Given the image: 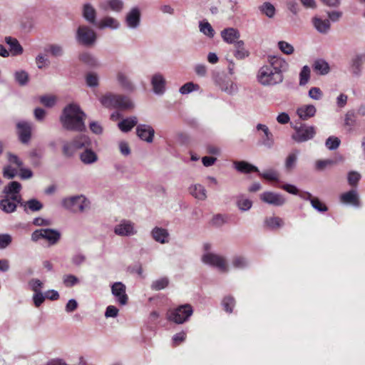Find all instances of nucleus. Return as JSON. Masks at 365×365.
Wrapping results in <instances>:
<instances>
[{
    "label": "nucleus",
    "mask_w": 365,
    "mask_h": 365,
    "mask_svg": "<svg viewBox=\"0 0 365 365\" xmlns=\"http://www.w3.org/2000/svg\"><path fill=\"white\" fill-rule=\"evenodd\" d=\"M61 238V233L59 231L54 229H38L36 230L31 233V240L36 242L41 239L46 240L49 245H56Z\"/></svg>",
    "instance_id": "nucleus-6"
},
{
    "label": "nucleus",
    "mask_w": 365,
    "mask_h": 365,
    "mask_svg": "<svg viewBox=\"0 0 365 365\" xmlns=\"http://www.w3.org/2000/svg\"><path fill=\"white\" fill-rule=\"evenodd\" d=\"M310 78V68L308 66H304L299 73V85H306Z\"/></svg>",
    "instance_id": "nucleus-51"
},
{
    "label": "nucleus",
    "mask_w": 365,
    "mask_h": 365,
    "mask_svg": "<svg viewBox=\"0 0 365 365\" xmlns=\"http://www.w3.org/2000/svg\"><path fill=\"white\" fill-rule=\"evenodd\" d=\"M46 51L54 57H60L63 54V46L56 43L48 45L46 48Z\"/></svg>",
    "instance_id": "nucleus-46"
},
{
    "label": "nucleus",
    "mask_w": 365,
    "mask_h": 365,
    "mask_svg": "<svg viewBox=\"0 0 365 365\" xmlns=\"http://www.w3.org/2000/svg\"><path fill=\"white\" fill-rule=\"evenodd\" d=\"M200 31L210 38H212L215 35V31L211 24L207 21L199 22Z\"/></svg>",
    "instance_id": "nucleus-38"
},
{
    "label": "nucleus",
    "mask_w": 365,
    "mask_h": 365,
    "mask_svg": "<svg viewBox=\"0 0 365 365\" xmlns=\"http://www.w3.org/2000/svg\"><path fill=\"white\" fill-rule=\"evenodd\" d=\"M169 232L163 227H155L151 231V236L153 240L160 244H165L169 242Z\"/></svg>",
    "instance_id": "nucleus-23"
},
{
    "label": "nucleus",
    "mask_w": 365,
    "mask_h": 365,
    "mask_svg": "<svg viewBox=\"0 0 365 365\" xmlns=\"http://www.w3.org/2000/svg\"><path fill=\"white\" fill-rule=\"evenodd\" d=\"M222 304L225 310L230 313L235 306V299L232 297H226L223 299Z\"/></svg>",
    "instance_id": "nucleus-63"
},
{
    "label": "nucleus",
    "mask_w": 365,
    "mask_h": 365,
    "mask_svg": "<svg viewBox=\"0 0 365 365\" xmlns=\"http://www.w3.org/2000/svg\"><path fill=\"white\" fill-rule=\"evenodd\" d=\"M138 123V119L135 116H132L118 123V128L123 132L130 131Z\"/></svg>",
    "instance_id": "nucleus-33"
},
{
    "label": "nucleus",
    "mask_w": 365,
    "mask_h": 365,
    "mask_svg": "<svg viewBox=\"0 0 365 365\" xmlns=\"http://www.w3.org/2000/svg\"><path fill=\"white\" fill-rule=\"evenodd\" d=\"M312 68L316 73L322 76H325L330 71L329 63L322 58L315 60L313 63Z\"/></svg>",
    "instance_id": "nucleus-27"
},
{
    "label": "nucleus",
    "mask_w": 365,
    "mask_h": 365,
    "mask_svg": "<svg viewBox=\"0 0 365 365\" xmlns=\"http://www.w3.org/2000/svg\"><path fill=\"white\" fill-rule=\"evenodd\" d=\"M237 205L238 208L242 211H247L250 210L252 205V202L250 200L244 197H240L237 200Z\"/></svg>",
    "instance_id": "nucleus-54"
},
{
    "label": "nucleus",
    "mask_w": 365,
    "mask_h": 365,
    "mask_svg": "<svg viewBox=\"0 0 365 365\" xmlns=\"http://www.w3.org/2000/svg\"><path fill=\"white\" fill-rule=\"evenodd\" d=\"M96 26L99 29H110L116 30L120 28V22L110 16H106L98 21Z\"/></svg>",
    "instance_id": "nucleus-22"
},
{
    "label": "nucleus",
    "mask_w": 365,
    "mask_h": 365,
    "mask_svg": "<svg viewBox=\"0 0 365 365\" xmlns=\"http://www.w3.org/2000/svg\"><path fill=\"white\" fill-rule=\"evenodd\" d=\"M249 264L248 260L242 256H235L232 259V265L235 269H244Z\"/></svg>",
    "instance_id": "nucleus-47"
},
{
    "label": "nucleus",
    "mask_w": 365,
    "mask_h": 365,
    "mask_svg": "<svg viewBox=\"0 0 365 365\" xmlns=\"http://www.w3.org/2000/svg\"><path fill=\"white\" fill-rule=\"evenodd\" d=\"M311 205L313 208L319 212H324L327 210V207L322 203L317 197L311 199Z\"/></svg>",
    "instance_id": "nucleus-62"
},
{
    "label": "nucleus",
    "mask_w": 365,
    "mask_h": 365,
    "mask_svg": "<svg viewBox=\"0 0 365 365\" xmlns=\"http://www.w3.org/2000/svg\"><path fill=\"white\" fill-rule=\"evenodd\" d=\"M19 204L24 207L25 211L29 209L32 212H37L43 208V204L39 200L34 198L26 202H22L21 200Z\"/></svg>",
    "instance_id": "nucleus-34"
},
{
    "label": "nucleus",
    "mask_w": 365,
    "mask_h": 365,
    "mask_svg": "<svg viewBox=\"0 0 365 365\" xmlns=\"http://www.w3.org/2000/svg\"><path fill=\"white\" fill-rule=\"evenodd\" d=\"M77 150H78V149L77 148V147L73 140L70 142L66 141L63 144V147H62L63 153L66 157L72 156Z\"/></svg>",
    "instance_id": "nucleus-43"
},
{
    "label": "nucleus",
    "mask_w": 365,
    "mask_h": 365,
    "mask_svg": "<svg viewBox=\"0 0 365 365\" xmlns=\"http://www.w3.org/2000/svg\"><path fill=\"white\" fill-rule=\"evenodd\" d=\"M14 78L20 86H25L29 82V76L26 71L21 70L14 73Z\"/></svg>",
    "instance_id": "nucleus-44"
},
{
    "label": "nucleus",
    "mask_w": 365,
    "mask_h": 365,
    "mask_svg": "<svg viewBox=\"0 0 365 365\" xmlns=\"http://www.w3.org/2000/svg\"><path fill=\"white\" fill-rule=\"evenodd\" d=\"M41 104L46 107L51 108L56 102V98L54 96H42L39 99Z\"/></svg>",
    "instance_id": "nucleus-57"
},
{
    "label": "nucleus",
    "mask_w": 365,
    "mask_h": 365,
    "mask_svg": "<svg viewBox=\"0 0 365 365\" xmlns=\"http://www.w3.org/2000/svg\"><path fill=\"white\" fill-rule=\"evenodd\" d=\"M312 22L314 28L322 34H327L330 29V22L328 19H322L319 17H314Z\"/></svg>",
    "instance_id": "nucleus-30"
},
{
    "label": "nucleus",
    "mask_w": 365,
    "mask_h": 365,
    "mask_svg": "<svg viewBox=\"0 0 365 365\" xmlns=\"http://www.w3.org/2000/svg\"><path fill=\"white\" fill-rule=\"evenodd\" d=\"M298 154L299 152L297 150H294L287 157L285 160V168L287 170H291L295 167Z\"/></svg>",
    "instance_id": "nucleus-45"
},
{
    "label": "nucleus",
    "mask_w": 365,
    "mask_h": 365,
    "mask_svg": "<svg viewBox=\"0 0 365 365\" xmlns=\"http://www.w3.org/2000/svg\"><path fill=\"white\" fill-rule=\"evenodd\" d=\"M317 109L313 105H303L297 109V114L302 120H307L315 115Z\"/></svg>",
    "instance_id": "nucleus-25"
},
{
    "label": "nucleus",
    "mask_w": 365,
    "mask_h": 365,
    "mask_svg": "<svg viewBox=\"0 0 365 365\" xmlns=\"http://www.w3.org/2000/svg\"><path fill=\"white\" fill-rule=\"evenodd\" d=\"M7 159L9 163L15 165L19 170L24 167L23 161L16 155L11 153H7Z\"/></svg>",
    "instance_id": "nucleus-60"
},
{
    "label": "nucleus",
    "mask_w": 365,
    "mask_h": 365,
    "mask_svg": "<svg viewBox=\"0 0 365 365\" xmlns=\"http://www.w3.org/2000/svg\"><path fill=\"white\" fill-rule=\"evenodd\" d=\"M82 16L89 24L96 26L97 21V11L95 7L89 2L82 6Z\"/></svg>",
    "instance_id": "nucleus-14"
},
{
    "label": "nucleus",
    "mask_w": 365,
    "mask_h": 365,
    "mask_svg": "<svg viewBox=\"0 0 365 365\" xmlns=\"http://www.w3.org/2000/svg\"><path fill=\"white\" fill-rule=\"evenodd\" d=\"M78 150L88 148L91 146V140L86 135H79L73 139Z\"/></svg>",
    "instance_id": "nucleus-37"
},
{
    "label": "nucleus",
    "mask_w": 365,
    "mask_h": 365,
    "mask_svg": "<svg viewBox=\"0 0 365 365\" xmlns=\"http://www.w3.org/2000/svg\"><path fill=\"white\" fill-rule=\"evenodd\" d=\"M85 118V113L78 104L70 103L63 108L60 122L67 130L82 132L86 130Z\"/></svg>",
    "instance_id": "nucleus-2"
},
{
    "label": "nucleus",
    "mask_w": 365,
    "mask_h": 365,
    "mask_svg": "<svg viewBox=\"0 0 365 365\" xmlns=\"http://www.w3.org/2000/svg\"><path fill=\"white\" fill-rule=\"evenodd\" d=\"M18 134L21 143L29 142L31 135V126L29 122L21 121L17 123Z\"/></svg>",
    "instance_id": "nucleus-19"
},
{
    "label": "nucleus",
    "mask_w": 365,
    "mask_h": 365,
    "mask_svg": "<svg viewBox=\"0 0 365 365\" xmlns=\"http://www.w3.org/2000/svg\"><path fill=\"white\" fill-rule=\"evenodd\" d=\"M17 170L11 165L5 166L3 169V175L8 179H12L17 175Z\"/></svg>",
    "instance_id": "nucleus-64"
},
{
    "label": "nucleus",
    "mask_w": 365,
    "mask_h": 365,
    "mask_svg": "<svg viewBox=\"0 0 365 365\" xmlns=\"http://www.w3.org/2000/svg\"><path fill=\"white\" fill-rule=\"evenodd\" d=\"M125 290V285L120 282H115L111 286V292L120 305H125L128 303V297Z\"/></svg>",
    "instance_id": "nucleus-13"
},
{
    "label": "nucleus",
    "mask_w": 365,
    "mask_h": 365,
    "mask_svg": "<svg viewBox=\"0 0 365 365\" xmlns=\"http://www.w3.org/2000/svg\"><path fill=\"white\" fill-rule=\"evenodd\" d=\"M4 42L9 47V56L11 55L12 56H16L23 53L24 48L17 38L7 36L4 37Z\"/></svg>",
    "instance_id": "nucleus-21"
},
{
    "label": "nucleus",
    "mask_w": 365,
    "mask_h": 365,
    "mask_svg": "<svg viewBox=\"0 0 365 365\" xmlns=\"http://www.w3.org/2000/svg\"><path fill=\"white\" fill-rule=\"evenodd\" d=\"M21 189V185L17 181L10 182L6 186L4 187L3 193L5 197H11L13 201H16L17 203H21L22 200L21 196L19 192Z\"/></svg>",
    "instance_id": "nucleus-12"
},
{
    "label": "nucleus",
    "mask_w": 365,
    "mask_h": 365,
    "mask_svg": "<svg viewBox=\"0 0 365 365\" xmlns=\"http://www.w3.org/2000/svg\"><path fill=\"white\" fill-rule=\"evenodd\" d=\"M218 86L222 91L229 95L235 94L238 90L237 84L230 79L221 80L218 82Z\"/></svg>",
    "instance_id": "nucleus-28"
},
{
    "label": "nucleus",
    "mask_w": 365,
    "mask_h": 365,
    "mask_svg": "<svg viewBox=\"0 0 365 365\" xmlns=\"http://www.w3.org/2000/svg\"><path fill=\"white\" fill-rule=\"evenodd\" d=\"M193 313L192 307L189 304L179 306L168 315V319L175 324H181L187 322Z\"/></svg>",
    "instance_id": "nucleus-7"
},
{
    "label": "nucleus",
    "mask_w": 365,
    "mask_h": 365,
    "mask_svg": "<svg viewBox=\"0 0 365 365\" xmlns=\"http://www.w3.org/2000/svg\"><path fill=\"white\" fill-rule=\"evenodd\" d=\"M63 282L66 287H71L79 282V279L73 274H65L63 277Z\"/></svg>",
    "instance_id": "nucleus-56"
},
{
    "label": "nucleus",
    "mask_w": 365,
    "mask_h": 365,
    "mask_svg": "<svg viewBox=\"0 0 365 365\" xmlns=\"http://www.w3.org/2000/svg\"><path fill=\"white\" fill-rule=\"evenodd\" d=\"M289 64L282 57L269 56L267 61L262 66L257 73V80L263 86H274L284 81V73L288 69Z\"/></svg>",
    "instance_id": "nucleus-1"
},
{
    "label": "nucleus",
    "mask_w": 365,
    "mask_h": 365,
    "mask_svg": "<svg viewBox=\"0 0 365 365\" xmlns=\"http://www.w3.org/2000/svg\"><path fill=\"white\" fill-rule=\"evenodd\" d=\"M265 225L272 230H275L284 225V221L279 217H270L264 220Z\"/></svg>",
    "instance_id": "nucleus-42"
},
{
    "label": "nucleus",
    "mask_w": 365,
    "mask_h": 365,
    "mask_svg": "<svg viewBox=\"0 0 365 365\" xmlns=\"http://www.w3.org/2000/svg\"><path fill=\"white\" fill-rule=\"evenodd\" d=\"M96 31L88 25H80L76 33V41L84 46L90 47L93 46L97 41Z\"/></svg>",
    "instance_id": "nucleus-4"
},
{
    "label": "nucleus",
    "mask_w": 365,
    "mask_h": 365,
    "mask_svg": "<svg viewBox=\"0 0 365 365\" xmlns=\"http://www.w3.org/2000/svg\"><path fill=\"white\" fill-rule=\"evenodd\" d=\"M114 233L120 237L133 236L137 233L135 224L127 220H121L114 227Z\"/></svg>",
    "instance_id": "nucleus-10"
},
{
    "label": "nucleus",
    "mask_w": 365,
    "mask_h": 365,
    "mask_svg": "<svg viewBox=\"0 0 365 365\" xmlns=\"http://www.w3.org/2000/svg\"><path fill=\"white\" fill-rule=\"evenodd\" d=\"M62 206L73 212H83L90 206L89 200L82 195L65 197L61 202Z\"/></svg>",
    "instance_id": "nucleus-3"
},
{
    "label": "nucleus",
    "mask_w": 365,
    "mask_h": 365,
    "mask_svg": "<svg viewBox=\"0 0 365 365\" xmlns=\"http://www.w3.org/2000/svg\"><path fill=\"white\" fill-rule=\"evenodd\" d=\"M80 159L84 164H92L97 161V155L89 148L80 155Z\"/></svg>",
    "instance_id": "nucleus-35"
},
{
    "label": "nucleus",
    "mask_w": 365,
    "mask_h": 365,
    "mask_svg": "<svg viewBox=\"0 0 365 365\" xmlns=\"http://www.w3.org/2000/svg\"><path fill=\"white\" fill-rule=\"evenodd\" d=\"M316 134V128L313 125L303 124L294 127V133L292 138L297 143H303L312 139Z\"/></svg>",
    "instance_id": "nucleus-8"
},
{
    "label": "nucleus",
    "mask_w": 365,
    "mask_h": 365,
    "mask_svg": "<svg viewBox=\"0 0 365 365\" xmlns=\"http://www.w3.org/2000/svg\"><path fill=\"white\" fill-rule=\"evenodd\" d=\"M234 56L237 59H244L249 56V51L245 48V43L243 41L240 40L235 44Z\"/></svg>",
    "instance_id": "nucleus-32"
},
{
    "label": "nucleus",
    "mask_w": 365,
    "mask_h": 365,
    "mask_svg": "<svg viewBox=\"0 0 365 365\" xmlns=\"http://www.w3.org/2000/svg\"><path fill=\"white\" fill-rule=\"evenodd\" d=\"M12 237L9 234H0V250L6 249L12 242Z\"/></svg>",
    "instance_id": "nucleus-59"
},
{
    "label": "nucleus",
    "mask_w": 365,
    "mask_h": 365,
    "mask_svg": "<svg viewBox=\"0 0 365 365\" xmlns=\"http://www.w3.org/2000/svg\"><path fill=\"white\" fill-rule=\"evenodd\" d=\"M256 129L257 131H262L263 133L261 141L262 145L267 148H272L274 144V139L269 128L264 124L258 123L256 125Z\"/></svg>",
    "instance_id": "nucleus-15"
},
{
    "label": "nucleus",
    "mask_w": 365,
    "mask_h": 365,
    "mask_svg": "<svg viewBox=\"0 0 365 365\" xmlns=\"http://www.w3.org/2000/svg\"><path fill=\"white\" fill-rule=\"evenodd\" d=\"M259 175L264 178L265 180H270V181H279V173L273 169H269L267 170L264 171L263 173H259Z\"/></svg>",
    "instance_id": "nucleus-48"
},
{
    "label": "nucleus",
    "mask_w": 365,
    "mask_h": 365,
    "mask_svg": "<svg viewBox=\"0 0 365 365\" xmlns=\"http://www.w3.org/2000/svg\"><path fill=\"white\" fill-rule=\"evenodd\" d=\"M101 104L106 108L128 109L133 108L132 102L127 98L111 93L106 94L100 98Z\"/></svg>",
    "instance_id": "nucleus-5"
},
{
    "label": "nucleus",
    "mask_w": 365,
    "mask_h": 365,
    "mask_svg": "<svg viewBox=\"0 0 365 365\" xmlns=\"http://www.w3.org/2000/svg\"><path fill=\"white\" fill-rule=\"evenodd\" d=\"M199 89V86L197 84H195L192 82H188L185 83L180 88V93L182 95L188 94L194 91H197Z\"/></svg>",
    "instance_id": "nucleus-53"
},
{
    "label": "nucleus",
    "mask_w": 365,
    "mask_h": 365,
    "mask_svg": "<svg viewBox=\"0 0 365 365\" xmlns=\"http://www.w3.org/2000/svg\"><path fill=\"white\" fill-rule=\"evenodd\" d=\"M277 45L278 48L286 55H291L294 51V46L285 41H279Z\"/></svg>",
    "instance_id": "nucleus-52"
},
{
    "label": "nucleus",
    "mask_w": 365,
    "mask_h": 365,
    "mask_svg": "<svg viewBox=\"0 0 365 365\" xmlns=\"http://www.w3.org/2000/svg\"><path fill=\"white\" fill-rule=\"evenodd\" d=\"M79 59L81 61H82L83 63H84L85 64H86L89 66L95 67V66H98V59L91 53H88V52L82 53L79 56Z\"/></svg>",
    "instance_id": "nucleus-39"
},
{
    "label": "nucleus",
    "mask_w": 365,
    "mask_h": 365,
    "mask_svg": "<svg viewBox=\"0 0 365 365\" xmlns=\"http://www.w3.org/2000/svg\"><path fill=\"white\" fill-rule=\"evenodd\" d=\"M340 142L337 137L330 136L327 139L325 145L329 150H333L339 146Z\"/></svg>",
    "instance_id": "nucleus-58"
},
{
    "label": "nucleus",
    "mask_w": 365,
    "mask_h": 365,
    "mask_svg": "<svg viewBox=\"0 0 365 365\" xmlns=\"http://www.w3.org/2000/svg\"><path fill=\"white\" fill-rule=\"evenodd\" d=\"M126 26L131 29H137L140 24V11L138 8L134 7L126 14L125 16Z\"/></svg>",
    "instance_id": "nucleus-16"
},
{
    "label": "nucleus",
    "mask_w": 365,
    "mask_h": 365,
    "mask_svg": "<svg viewBox=\"0 0 365 365\" xmlns=\"http://www.w3.org/2000/svg\"><path fill=\"white\" fill-rule=\"evenodd\" d=\"M259 197L262 202L276 207L282 206L286 202V199L282 195L270 191L262 192Z\"/></svg>",
    "instance_id": "nucleus-11"
},
{
    "label": "nucleus",
    "mask_w": 365,
    "mask_h": 365,
    "mask_svg": "<svg viewBox=\"0 0 365 365\" xmlns=\"http://www.w3.org/2000/svg\"><path fill=\"white\" fill-rule=\"evenodd\" d=\"M98 76L96 73H88L86 76V83L89 87H96L98 86Z\"/></svg>",
    "instance_id": "nucleus-55"
},
{
    "label": "nucleus",
    "mask_w": 365,
    "mask_h": 365,
    "mask_svg": "<svg viewBox=\"0 0 365 365\" xmlns=\"http://www.w3.org/2000/svg\"><path fill=\"white\" fill-rule=\"evenodd\" d=\"M117 81L118 83L125 90L132 91L133 85L128 78V76L123 72H118L117 74Z\"/></svg>",
    "instance_id": "nucleus-41"
},
{
    "label": "nucleus",
    "mask_w": 365,
    "mask_h": 365,
    "mask_svg": "<svg viewBox=\"0 0 365 365\" xmlns=\"http://www.w3.org/2000/svg\"><path fill=\"white\" fill-rule=\"evenodd\" d=\"M340 200L343 203L351 204L354 206L359 205L358 194L354 190L343 193L340 196Z\"/></svg>",
    "instance_id": "nucleus-29"
},
{
    "label": "nucleus",
    "mask_w": 365,
    "mask_h": 365,
    "mask_svg": "<svg viewBox=\"0 0 365 365\" xmlns=\"http://www.w3.org/2000/svg\"><path fill=\"white\" fill-rule=\"evenodd\" d=\"M137 135L147 143H152L155 130L152 126L146 124H140L136 128Z\"/></svg>",
    "instance_id": "nucleus-17"
},
{
    "label": "nucleus",
    "mask_w": 365,
    "mask_h": 365,
    "mask_svg": "<svg viewBox=\"0 0 365 365\" xmlns=\"http://www.w3.org/2000/svg\"><path fill=\"white\" fill-rule=\"evenodd\" d=\"M220 36L227 43L235 44L237 41H240V34L237 29L229 27L221 31Z\"/></svg>",
    "instance_id": "nucleus-20"
},
{
    "label": "nucleus",
    "mask_w": 365,
    "mask_h": 365,
    "mask_svg": "<svg viewBox=\"0 0 365 365\" xmlns=\"http://www.w3.org/2000/svg\"><path fill=\"white\" fill-rule=\"evenodd\" d=\"M168 284L169 279L168 277H161L153 282L151 284V289L155 291L161 290L168 287Z\"/></svg>",
    "instance_id": "nucleus-50"
},
{
    "label": "nucleus",
    "mask_w": 365,
    "mask_h": 365,
    "mask_svg": "<svg viewBox=\"0 0 365 365\" xmlns=\"http://www.w3.org/2000/svg\"><path fill=\"white\" fill-rule=\"evenodd\" d=\"M150 83L155 94L162 95L165 93L166 81L161 73H155L151 78Z\"/></svg>",
    "instance_id": "nucleus-18"
},
{
    "label": "nucleus",
    "mask_w": 365,
    "mask_h": 365,
    "mask_svg": "<svg viewBox=\"0 0 365 365\" xmlns=\"http://www.w3.org/2000/svg\"><path fill=\"white\" fill-rule=\"evenodd\" d=\"M259 10L269 19L274 16L276 13L275 7L269 2H264L259 6Z\"/></svg>",
    "instance_id": "nucleus-40"
},
{
    "label": "nucleus",
    "mask_w": 365,
    "mask_h": 365,
    "mask_svg": "<svg viewBox=\"0 0 365 365\" xmlns=\"http://www.w3.org/2000/svg\"><path fill=\"white\" fill-rule=\"evenodd\" d=\"M16 201H13L11 197H4L0 201V209L6 213H12L16 210Z\"/></svg>",
    "instance_id": "nucleus-31"
},
{
    "label": "nucleus",
    "mask_w": 365,
    "mask_h": 365,
    "mask_svg": "<svg viewBox=\"0 0 365 365\" xmlns=\"http://www.w3.org/2000/svg\"><path fill=\"white\" fill-rule=\"evenodd\" d=\"M203 263L217 268L222 272H227L229 267L226 259L218 255L213 253H205L202 256Z\"/></svg>",
    "instance_id": "nucleus-9"
},
{
    "label": "nucleus",
    "mask_w": 365,
    "mask_h": 365,
    "mask_svg": "<svg viewBox=\"0 0 365 365\" xmlns=\"http://www.w3.org/2000/svg\"><path fill=\"white\" fill-rule=\"evenodd\" d=\"M99 6L103 11L111 10L118 13L123 10L124 3L122 0H106Z\"/></svg>",
    "instance_id": "nucleus-24"
},
{
    "label": "nucleus",
    "mask_w": 365,
    "mask_h": 365,
    "mask_svg": "<svg viewBox=\"0 0 365 365\" xmlns=\"http://www.w3.org/2000/svg\"><path fill=\"white\" fill-rule=\"evenodd\" d=\"M189 192L195 199L204 201L207 199V190L205 187L200 184H193L189 187Z\"/></svg>",
    "instance_id": "nucleus-26"
},
{
    "label": "nucleus",
    "mask_w": 365,
    "mask_h": 365,
    "mask_svg": "<svg viewBox=\"0 0 365 365\" xmlns=\"http://www.w3.org/2000/svg\"><path fill=\"white\" fill-rule=\"evenodd\" d=\"M235 168L241 173H249L251 172H258V168L245 161H239L235 163Z\"/></svg>",
    "instance_id": "nucleus-36"
},
{
    "label": "nucleus",
    "mask_w": 365,
    "mask_h": 365,
    "mask_svg": "<svg viewBox=\"0 0 365 365\" xmlns=\"http://www.w3.org/2000/svg\"><path fill=\"white\" fill-rule=\"evenodd\" d=\"M336 163V161L331 159L319 160L315 163V169L318 171H322L327 168L333 166Z\"/></svg>",
    "instance_id": "nucleus-49"
},
{
    "label": "nucleus",
    "mask_w": 365,
    "mask_h": 365,
    "mask_svg": "<svg viewBox=\"0 0 365 365\" xmlns=\"http://www.w3.org/2000/svg\"><path fill=\"white\" fill-rule=\"evenodd\" d=\"M29 285L34 293L41 292V289L43 288V282L38 279H31L29 282Z\"/></svg>",
    "instance_id": "nucleus-61"
}]
</instances>
